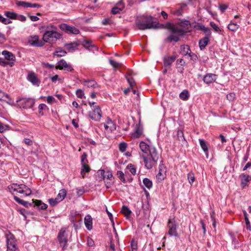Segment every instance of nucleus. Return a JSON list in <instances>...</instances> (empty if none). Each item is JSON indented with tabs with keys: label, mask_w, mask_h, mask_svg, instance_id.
Instances as JSON below:
<instances>
[{
	"label": "nucleus",
	"mask_w": 251,
	"mask_h": 251,
	"mask_svg": "<svg viewBox=\"0 0 251 251\" xmlns=\"http://www.w3.org/2000/svg\"><path fill=\"white\" fill-rule=\"evenodd\" d=\"M136 26L139 30H144L147 29L165 28V25L162 24H154L152 21L151 16L142 15L138 16L135 20Z\"/></svg>",
	"instance_id": "1"
},
{
	"label": "nucleus",
	"mask_w": 251,
	"mask_h": 251,
	"mask_svg": "<svg viewBox=\"0 0 251 251\" xmlns=\"http://www.w3.org/2000/svg\"><path fill=\"white\" fill-rule=\"evenodd\" d=\"M149 152V154L147 156L142 155V158L144 160L145 167L147 169H151L157 163L161 156L154 147H151Z\"/></svg>",
	"instance_id": "2"
},
{
	"label": "nucleus",
	"mask_w": 251,
	"mask_h": 251,
	"mask_svg": "<svg viewBox=\"0 0 251 251\" xmlns=\"http://www.w3.org/2000/svg\"><path fill=\"white\" fill-rule=\"evenodd\" d=\"M165 26V28H168L171 31V34L165 39V42H177L179 40L180 37L184 35V30L182 28L172 26L170 23H168L167 26Z\"/></svg>",
	"instance_id": "3"
},
{
	"label": "nucleus",
	"mask_w": 251,
	"mask_h": 251,
	"mask_svg": "<svg viewBox=\"0 0 251 251\" xmlns=\"http://www.w3.org/2000/svg\"><path fill=\"white\" fill-rule=\"evenodd\" d=\"M52 30L47 29L43 35L44 42L50 44L55 43L56 41L62 38V34L54 30L56 27L51 25Z\"/></svg>",
	"instance_id": "4"
},
{
	"label": "nucleus",
	"mask_w": 251,
	"mask_h": 251,
	"mask_svg": "<svg viewBox=\"0 0 251 251\" xmlns=\"http://www.w3.org/2000/svg\"><path fill=\"white\" fill-rule=\"evenodd\" d=\"M8 188L10 192L13 194H23L25 196H29L31 194L30 189L24 184L13 183L10 185Z\"/></svg>",
	"instance_id": "5"
},
{
	"label": "nucleus",
	"mask_w": 251,
	"mask_h": 251,
	"mask_svg": "<svg viewBox=\"0 0 251 251\" xmlns=\"http://www.w3.org/2000/svg\"><path fill=\"white\" fill-rule=\"evenodd\" d=\"M16 105L20 108L29 109L35 104V99L31 98L22 97L17 99Z\"/></svg>",
	"instance_id": "6"
},
{
	"label": "nucleus",
	"mask_w": 251,
	"mask_h": 251,
	"mask_svg": "<svg viewBox=\"0 0 251 251\" xmlns=\"http://www.w3.org/2000/svg\"><path fill=\"white\" fill-rule=\"evenodd\" d=\"M68 233L65 228H62L57 235V239L60 246L63 250L67 249L68 248Z\"/></svg>",
	"instance_id": "7"
},
{
	"label": "nucleus",
	"mask_w": 251,
	"mask_h": 251,
	"mask_svg": "<svg viewBox=\"0 0 251 251\" xmlns=\"http://www.w3.org/2000/svg\"><path fill=\"white\" fill-rule=\"evenodd\" d=\"M167 227L168 228V234L170 236L178 237L177 229L178 227V224L176 222L175 218L169 219L167 223Z\"/></svg>",
	"instance_id": "8"
},
{
	"label": "nucleus",
	"mask_w": 251,
	"mask_h": 251,
	"mask_svg": "<svg viewBox=\"0 0 251 251\" xmlns=\"http://www.w3.org/2000/svg\"><path fill=\"white\" fill-rule=\"evenodd\" d=\"M7 251H18L15 237L11 233L7 235Z\"/></svg>",
	"instance_id": "9"
},
{
	"label": "nucleus",
	"mask_w": 251,
	"mask_h": 251,
	"mask_svg": "<svg viewBox=\"0 0 251 251\" xmlns=\"http://www.w3.org/2000/svg\"><path fill=\"white\" fill-rule=\"evenodd\" d=\"M99 172L103 180H104L106 187L107 188H109L112 182V180L114 179L112 173L110 171L105 172L104 170H99Z\"/></svg>",
	"instance_id": "10"
},
{
	"label": "nucleus",
	"mask_w": 251,
	"mask_h": 251,
	"mask_svg": "<svg viewBox=\"0 0 251 251\" xmlns=\"http://www.w3.org/2000/svg\"><path fill=\"white\" fill-rule=\"evenodd\" d=\"M166 168L161 160L159 166V172L157 174L156 177L157 182H161L166 177Z\"/></svg>",
	"instance_id": "11"
},
{
	"label": "nucleus",
	"mask_w": 251,
	"mask_h": 251,
	"mask_svg": "<svg viewBox=\"0 0 251 251\" xmlns=\"http://www.w3.org/2000/svg\"><path fill=\"white\" fill-rule=\"evenodd\" d=\"M56 69L67 71L68 72H72L74 69L70 64H68L64 59H61L57 63V65L55 66Z\"/></svg>",
	"instance_id": "12"
},
{
	"label": "nucleus",
	"mask_w": 251,
	"mask_h": 251,
	"mask_svg": "<svg viewBox=\"0 0 251 251\" xmlns=\"http://www.w3.org/2000/svg\"><path fill=\"white\" fill-rule=\"evenodd\" d=\"M101 115L102 112L99 106H94L93 110L89 112V114L90 117L95 121H100L102 116Z\"/></svg>",
	"instance_id": "13"
},
{
	"label": "nucleus",
	"mask_w": 251,
	"mask_h": 251,
	"mask_svg": "<svg viewBox=\"0 0 251 251\" xmlns=\"http://www.w3.org/2000/svg\"><path fill=\"white\" fill-rule=\"evenodd\" d=\"M60 28L67 33H73L74 34H78L79 30L77 28L70 26L66 24H62L59 25Z\"/></svg>",
	"instance_id": "14"
},
{
	"label": "nucleus",
	"mask_w": 251,
	"mask_h": 251,
	"mask_svg": "<svg viewBox=\"0 0 251 251\" xmlns=\"http://www.w3.org/2000/svg\"><path fill=\"white\" fill-rule=\"evenodd\" d=\"M28 42L30 45L34 47H41L44 45V41L40 40L39 36L37 35L31 36Z\"/></svg>",
	"instance_id": "15"
},
{
	"label": "nucleus",
	"mask_w": 251,
	"mask_h": 251,
	"mask_svg": "<svg viewBox=\"0 0 251 251\" xmlns=\"http://www.w3.org/2000/svg\"><path fill=\"white\" fill-rule=\"evenodd\" d=\"M239 177L241 181L240 186L242 189L248 186V183L251 181V176L242 173L239 175Z\"/></svg>",
	"instance_id": "16"
},
{
	"label": "nucleus",
	"mask_w": 251,
	"mask_h": 251,
	"mask_svg": "<svg viewBox=\"0 0 251 251\" xmlns=\"http://www.w3.org/2000/svg\"><path fill=\"white\" fill-rule=\"evenodd\" d=\"M105 129L109 132H112L116 130V126L115 123L110 118H108L104 125Z\"/></svg>",
	"instance_id": "17"
},
{
	"label": "nucleus",
	"mask_w": 251,
	"mask_h": 251,
	"mask_svg": "<svg viewBox=\"0 0 251 251\" xmlns=\"http://www.w3.org/2000/svg\"><path fill=\"white\" fill-rule=\"evenodd\" d=\"M27 78L33 85L39 86L40 84V81L38 78L36 74L33 72H29L28 74Z\"/></svg>",
	"instance_id": "18"
},
{
	"label": "nucleus",
	"mask_w": 251,
	"mask_h": 251,
	"mask_svg": "<svg viewBox=\"0 0 251 251\" xmlns=\"http://www.w3.org/2000/svg\"><path fill=\"white\" fill-rule=\"evenodd\" d=\"M124 0H120L115 6L113 7L111 10V13L113 15L120 13L125 8V5L123 2Z\"/></svg>",
	"instance_id": "19"
},
{
	"label": "nucleus",
	"mask_w": 251,
	"mask_h": 251,
	"mask_svg": "<svg viewBox=\"0 0 251 251\" xmlns=\"http://www.w3.org/2000/svg\"><path fill=\"white\" fill-rule=\"evenodd\" d=\"M216 79L217 75L212 73L206 74L203 78V82L207 84H210L213 83L216 80Z\"/></svg>",
	"instance_id": "20"
},
{
	"label": "nucleus",
	"mask_w": 251,
	"mask_h": 251,
	"mask_svg": "<svg viewBox=\"0 0 251 251\" xmlns=\"http://www.w3.org/2000/svg\"><path fill=\"white\" fill-rule=\"evenodd\" d=\"M177 56L174 55L172 56H165L163 57L164 65L165 67H170L172 64L175 61Z\"/></svg>",
	"instance_id": "21"
},
{
	"label": "nucleus",
	"mask_w": 251,
	"mask_h": 251,
	"mask_svg": "<svg viewBox=\"0 0 251 251\" xmlns=\"http://www.w3.org/2000/svg\"><path fill=\"white\" fill-rule=\"evenodd\" d=\"M143 134V128L140 124L136 125L135 128V131L131 134L133 138L136 139L140 138Z\"/></svg>",
	"instance_id": "22"
},
{
	"label": "nucleus",
	"mask_w": 251,
	"mask_h": 251,
	"mask_svg": "<svg viewBox=\"0 0 251 251\" xmlns=\"http://www.w3.org/2000/svg\"><path fill=\"white\" fill-rule=\"evenodd\" d=\"M84 224L88 230H91L93 228L92 218L90 215H86L84 218Z\"/></svg>",
	"instance_id": "23"
},
{
	"label": "nucleus",
	"mask_w": 251,
	"mask_h": 251,
	"mask_svg": "<svg viewBox=\"0 0 251 251\" xmlns=\"http://www.w3.org/2000/svg\"><path fill=\"white\" fill-rule=\"evenodd\" d=\"M1 53L4 56V58L6 60L12 62L15 61V56L12 52L5 50L2 51Z\"/></svg>",
	"instance_id": "24"
},
{
	"label": "nucleus",
	"mask_w": 251,
	"mask_h": 251,
	"mask_svg": "<svg viewBox=\"0 0 251 251\" xmlns=\"http://www.w3.org/2000/svg\"><path fill=\"white\" fill-rule=\"evenodd\" d=\"M209 42V38L205 36L199 41V47L201 50H203Z\"/></svg>",
	"instance_id": "25"
},
{
	"label": "nucleus",
	"mask_w": 251,
	"mask_h": 251,
	"mask_svg": "<svg viewBox=\"0 0 251 251\" xmlns=\"http://www.w3.org/2000/svg\"><path fill=\"white\" fill-rule=\"evenodd\" d=\"M92 42L91 40H85L82 42V45L88 50H92V48H97L95 45L91 44Z\"/></svg>",
	"instance_id": "26"
},
{
	"label": "nucleus",
	"mask_w": 251,
	"mask_h": 251,
	"mask_svg": "<svg viewBox=\"0 0 251 251\" xmlns=\"http://www.w3.org/2000/svg\"><path fill=\"white\" fill-rule=\"evenodd\" d=\"M139 147L143 152L148 154L151 147H150L146 142L141 141L140 143Z\"/></svg>",
	"instance_id": "27"
},
{
	"label": "nucleus",
	"mask_w": 251,
	"mask_h": 251,
	"mask_svg": "<svg viewBox=\"0 0 251 251\" xmlns=\"http://www.w3.org/2000/svg\"><path fill=\"white\" fill-rule=\"evenodd\" d=\"M14 199L17 202L23 205V206H24L26 208H28L30 206L32 205V204L31 203H29L26 201H25L23 200H21L20 198H19L17 196H14Z\"/></svg>",
	"instance_id": "28"
},
{
	"label": "nucleus",
	"mask_w": 251,
	"mask_h": 251,
	"mask_svg": "<svg viewBox=\"0 0 251 251\" xmlns=\"http://www.w3.org/2000/svg\"><path fill=\"white\" fill-rule=\"evenodd\" d=\"M199 140L201 149L204 152L205 154L207 155V156H208V148L206 141L202 139H199Z\"/></svg>",
	"instance_id": "29"
},
{
	"label": "nucleus",
	"mask_w": 251,
	"mask_h": 251,
	"mask_svg": "<svg viewBox=\"0 0 251 251\" xmlns=\"http://www.w3.org/2000/svg\"><path fill=\"white\" fill-rule=\"evenodd\" d=\"M79 44L76 42H73L65 44V47L69 51L75 50Z\"/></svg>",
	"instance_id": "30"
},
{
	"label": "nucleus",
	"mask_w": 251,
	"mask_h": 251,
	"mask_svg": "<svg viewBox=\"0 0 251 251\" xmlns=\"http://www.w3.org/2000/svg\"><path fill=\"white\" fill-rule=\"evenodd\" d=\"M181 51L180 52L183 55H189V54L191 52V50L190 49V47L188 45H181L180 46Z\"/></svg>",
	"instance_id": "31"
},
{
	"label": "nucleus",
	"mask_w": 251,
	"mask_h": 251,
	"mask_svg": "<svg viewBox=\"0 0 251 251\" xmlns=\"http://www.w3.org/2000/svg\"><path fill=\"white\" fill-rule=\"evenodd\" d=\"M33 202L35 205L38 206L40 209H46L48 207L47 204L42 202L40 200H33Z\"/></svg>",
	"instance_id": "32"
},
{
	"label": "nucleus",
	"mask_w": 251,
	"mask_h": 251,
	"mask_svg": "<svg viewBox=\"0 0 251 251\" xmlns=\"http://www.w3.org/2000/svg\"><path fill=\"white\" fill-rule=\"evenodd\" d=\"M67 192L65 189H62L59 191V193L58 194L56 198L58 199V201H62L64 199L66 196Z\"/></svg>",
	"instance_id": "33"
},
{
	"label": "nucleus",
	"mask_w": 251,
	"mask_h": 251,
	"mask_svg": "<svg viewBox=\"0 0 251 251\" xmlns=\"http://www.w3.org/2000/svg\"><path fill=\"white\" fill-rule=\"evenodd\" d=\"M121 212L125 215L126 218H128L131 215V211L126 205H123L121 209Z\"/></svg>",
	"instance_id": "34"
},
{
	"label": "nucleus",
	"mask_w": 251,
	"mask_h": 251,
	"mask_svg": "<svg viewBox=\"0 0 251 251\" xmlns=\"http://www.w3.org/2000/svg\"><path fill=\"white\" fill-rule=\"evenodd\" d=\"M189 97L190 95L187 90H183L179 94V98L183 100H187Z\"/></svg>",
	"instance_id": "35"
},
{
	"label": "nucleus",
	"mask_w": 251,
	"mask_h": 251,
	"mask_svg": "<svg viewBox=\"0 0 251 251\" xmlns=\"http://www.w3.org/2000/svg\"><path fill=\"white\" fill-rule=\"evenodd\" d=\"M90 168L87 164H82V168L81 170V175L83 177H84L86 173H89L90 171Z\"/></svg>",
	"instance_id": "36"
},
{
	"label": "nucleus",
	"mask_w": 251,
	"mask_h": 251,
	"mask_svg": "<svg viewBox=\"0 0 251 251\" xmlns=\"http://www.w3.org/2000/svg\"><path fill=\"white\" fill-rule=\"evenodd\" d=\"M84 85L89 88H95L97 83L94 80H88L84 81Z\"/></svg>",
	"instance_id": "37"
},
{
	"label": "nucleus",
	"mask_w": 251,
	"mask_h": 251,
	"mask_svg": "<svg viewBox=\"0 0 251 251\" xmlns=\"http://www.w3.org/2000/svg\"><path fill=\"white\" fill-rule=\"evenodd\" d=\"M4 15L11 19H16L18 16L16 13L10 11H5Z\"/></svg>",
	"instance_id": "38"
},
{
	"label": "nucleus",
	"mask_w": 251,
	"mask_h": 251,
	"mask_svg": "<svg viewBox=\"0 0 251 251\" xmlns=\"http://www.w3.org/2000/svg\"><path fill=\"white\" fill-rule=\"evenodd\" d=\"M247 229L251 231V226L248 218V215L246 211H243Z\"/></svg>",
	"instance_id": "39"
},
{
	"label": "nucleus",
	"mask_w": 251,
	"mask_h": 251,
	"mask_svg": "<svg viewBox=\"0 0 251 251\" xmlns=\"http://www.w3.org/2000/svg\"><path fill=\"white\" fill-rule=\"evenodd\" d=\"M143 183L144 186L149 189H150L152 187V181L148 178H144L143 180Z\"/></svg>",
	"instance_id": "40"
},
{
	"label": "nucleus",
	"mask_w": 251,
	"mask_h": 251,
	"mask_svg": "<svg viewBox=\"0 0 251 251\" xmlns=\"http://www.w3.org/2000/svg\"><path fill=\"white\" fill-rule=\"evenodd\" d=\"M239 27V25L237 24L231 23L228 25L227 28L231 31H235L238 29Z\"/></svg>",
	"instance_id": "41"
},
{
	"label": "nucleus",
	"mask_w": 251,
	"mask_h": 251,
	"mask_svg": "<svg viewBox=\"0 0 251 251\" xmlns=\"http://www.w3.org/2000/svg\"><path fill=\"white\" fill-rule=\"evenodd\" d=\"M16 4L18 6H22L24 8H28L30 7V3L24 1H18L16 2Z\"/></svg>",
	"instance_id": "42"
},
{
	"label": "nucleus",
	"mask_w": 251,
	"mask_h": 251,
	"mask_svg": "<svg viewBox=\"0 0 251 251\" xmlns=\"http://www.w3.org/2000/svg\"><path fill=\"white\" fill-rule=\"evenodd\" d=\"M66 53L67 52L65 50L59 48L55 51L54 54H56L57 56L62 57L65 56Z\"/></svg>",
	"instance_id": "43"
},
{
	"label": "nucleus",
	"mask_w": 251,
	"mask_h": 251,
	"mask_svg": "<svg viewBox=\"0 0 251 251\" xmlns=\"http://www.w3.org/2000/svg\"><path fill=\"white\" fill-rule=\"evenodd\" d=\"M117 175L121 181H122L124 183H126V181L125 178V175L122 171H118L117 172Z\"/></svg>",
	"instance_id": "44"
},
{
	"label": "nucleus",
	"mask_w": 251,
	"mask_h": 251,
	"mask_svg": "<svg viewBox=\"0 0 251 251\" xmlns=\"http://www.w3.org/2000/svg\"><path fill=\"white\" fill-rule=\"evenodd\" d=\"M126 169L129 170L130 172L133 175H135L136 174V169L134 165L132 164H129L126 167Z\"/></svg>",
	"instance_id": "45"
},
{
	"label": "nucleus",
	"mask_w": 251,
	"mask_h": 251,
	"mask_svg": "<svg viewBox=\"0 0 251 251\" xmlns=\"http://www.w3.org/2000/svg\"><path fill=\"white\" fill-rule=\"evenodd\" d=\"M187 178L189 182L192 184L195 180V175L192 172H189L187 175Z\"/></svg>",
	"instance_id": "46"
},
{
	"label": "nucleus",
	"mask_w": 251,
	"mask_h": 251,
	"mask_svg": "<svg viewBox=\"0 0 251 251\" xmlns=\"http://www.w3.org/2000/svg\"><path fill=\"white\" fill-rule=\"evenodd\" d=\"M0 22L4 25H8L12 23V21L8 19L4 18L0 14Z\"/></svg>",
	"instance_id": "47"
},
{
	"label": "nucleus",
	"mask_w": 251,
	"mask_h": 251,
	"mask_svg": "<svg viewBox=\"0 0 251 251\" xmlns=\"http://www.w3.org/2000/svg\"><path fill=\"white\" fill-rule=\"evenodd\" d=\"M127 144L125 142H122L119 144V149L120 151L124 152L126 151Z\"/></svg>",
	"instance_id": "48"
},
{
	"label": "nucleus",
	"mask_w": 251,
	"mask_h": 251,
	"mask_svg": "<svg viewBox=\"0 0 251 251\" xmlns=\"http://www.w3.org/2000/svg\"><path fill=\"white\" fill-rule=\"evenodd\" d=\"M177 138L179 140H180L181 139L185 140V139L184 137L183 132L182 129H178V130L177 131Z\"/></svg>",
	"instance_id": "49"
},
{
	"label": "nucleus",
	"mask_w": 251,
	"mask_h": 251,
	"mask_svg": "<svg viewBox=\"0 0 251 251\" xmlns=\"http://www.w3.org/2000/svg\"><path fill=\"white\" fill-rule=\"evenodd\" d=\"M60 201H58V199H57L56 198L55 199L51 198L49 200V202L50 205L52 206H55Z\"/></svg>",
	"instance_id": "50"
},
{
	"label": "nucleus",
	"mask_w": 251,
	"mask_h": 251,
	"mask_svg": "<svg viewBox=\"0 0 251 251\" xmlns=\"http://www.w3.org/2000/svg\"><path fill=\"white\" fill-rule=\"evenodd\" d=\"M87 154L86 152H83L81 156V165L88 163V160L87 159Z\"/></svg>",
	"instance_id": "51"
},
{
	"label": "nucleus",
	"mask_w": 251,
	"mask_h": 251,
	"mask_svg": "<svg viewBox=\"0 0 251 251\" xmlns=\"http://www.w3.org/2000/svg\"><path fill=\"white\" fill-rule=\"evenodd\" d=\"M126 80L130 85V88H132L135 85V81L132 77H126Z\"/></svg>",
	"instance_id": "52"
},
{
	"label": "nucleus",
	"mask_w": 251,
	"mask_h": 251,
	"mask_svg": "<svg viewBox=\"0 0 251 251\" xmlns=\"http://www.w3.org/2000/svg\"><path fill=\"white\" fill-rule=\"evenodd\" d=\"M235 96L234 93H230L226 95V99L229 101H233L235 99Z\"/></svg>",
	"instance_id": "53"
},
{
	"label": "nucleus",
	"mask_w": 251,
	"mask_h": 251,
	"mask_svg": "<svg viewBox=\"0 0 251 251\" xmlns=\"http://www.w3.org/2000/svg\"><path fill=\"white\" fill-rule=\"evenodd\" d=\"M109 62L110 64L115 69H117L120 66V64L118 62H116L112 59H109Z\"/></svg>",
	"instance_id": "54"
},
{
	"label": "nucleus",
	"mask_w": 251,
	"mask_h": 251,
	"mask_svg": "<svg viewBox=\"0 0 251 251\" xmlns=\"http://www.w3.org/2000/svg\"><path fill=\"white\" fill-rule=\"evenodd\" d=\"M47 107V106L44 103H41L39 105L38 109H39V113L41 114L42 115H44L43 112V110L45 109Z\"/></svg>",
	"instance_id": "55"
},
{
	"label": "nucleus",
	"mask_w": 251,
	"mask_h": 251,
	"mask_svg": "<svg viewBox=\"0 0 251 251\" xmlns=\"http://www.w3.org/2000/svg\"><path fill=\"white\" fill-rule=\"evenodd\" d=\"M179 24V25L182 27H186L189 25H190V23L189 21L184 20V21H181V22H180Z\"/></svg>",
	"instance_id": "56"
},
{
	"label": "nucleus",
	"mask_w": 251,
	"mask_h": 251,
	"mask_svg": "<svg viewBox=\"0 0 251 251\" xmlns=\"http://www.w3.org/2000/svg\"><path fill=\"white\" fill-rule=\"evenodd\" d=\"M210 25L216 32L220 31V28L214 22H210Z\"/></svg>",
	"instance_id": "57"
},
{
	"label": "nucleus",
	"mask_w": 251,
	"mask_h": 251,
	"mask_svg": "<svg viewBox=\"0 0 251 251\" xmlns=\"http://www.w3.org/2000/svg\"><path fill=\"white\" fill-rule=\"evenodd\" d=\"M76 95L78 98L82 99V98H83V97L84 95V93L82 90L77 89L76 91Z\"/></svg>",
	"instance_id": "58"
},
{
	"label": "nucleus",
	"mask_w": 251,
	"mask_h": 251,
	"mask_svg": "<svg viewBox=\"0 0 251 251\" xmlns=\"http://www.w3.org/2000/svg\"><path fill=\"white\" fill-rule=\"evenodd\" d=\"M47 100L48 103L52 104L56 102V100L52 96H48L47 98Z\"/></svg>",
	"instance_id": "59"
},
{
	"label": "nucleus",
	"mask_w": 251,
	"mask_h": 251,
	"mask_svg": "<svg viewBox=\"0 0 251 251\" xmlns=\"http://www.w3.org/2000/svg\"><path fill=\"white\" fill-rule=\"evenodd\" d=\"M188 55L190 57L191 60L194 62H196L198 58L197 55L194 53L190 52Z\"/></svg>",
	"instance_id": "60"
},
{
	"label": "nucleus",
	"mask_w": 251,
	"mask_h": 251,
	"mask_svg": "<svg viewBox=\"0 0 251 251\" xmlns=\"http://www.w3.org/2000/svg\"><path fill=\"white\" fill-rule=\"evenodd\" d=\"M85 192L83 188H76V193L78 197L82 196Z\"/></svg>",
	"instance_id": "61"
},
{
	"label": "nucleus",
	"mask_w": 251,
	"mask_h": 251,
	"mask_svg": "<svg viewBox=\"0 0 251 251\" xmlns=\"http://www.w3.org/2000/svg\"><path fill=\"white\" fill-rule=\"evenodd\" d=\"M0 63L3 66H5L6 65H9L10 66H13L14 64V62L12 61H1Z\"/></svg>",
	"instance_id": "62"
},
{
	"label": "nucleus",
	"mask_w": 251,
	"mask_h": 251,
	"mask_svg": "<svg viewBox=\"0 0 251 251\" xmlns=\"http://www.w3.org/2000/svg\"><path fill=\"white\" fill-rule=\"evenodd\" d=\"M9 126L7 125L3 126V124L0 123V132H3L4 131L8 129Z\"/></svg>",
	"instance_id": "63"
},
{
	"label": "nucleus",
	"mask_w": 251,
	"mask_h": 251,
	"mask_svg": "<svg viewBox=\"0 0 251 251\" xmlns=\"http://www.w3.org/2000/svg\"><path fill=\"white\" fill-rule=\"evenodd\" d=\"M219 8L222 13H224L225 10L228 8V6L225 4H219Z\"/></svg>",
	"instance_id": "64"
}]
</instances>
